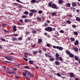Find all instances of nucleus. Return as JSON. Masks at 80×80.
I'll use <instances>...</instances> for the list:
<instances>
[{
  "label": "nucleus",
  "mask_w": 80,
  "mask_h": 80,
  "mask_svg": "<svg viewBox=\"0 0 80 80\" xmlns=\"http://www.w3.org/2000/svg\"><path fill=\"white\" fill-rule=\"evenodd\" d=\"M66 53L67 54V55H69L71 53L70 51L68 50L66 51Z\"/></svg>",
  "instance_id": "6ab92c4d"
},
{
  "label": "nucleus",
  "mask_w": 80,
  "mask_h": 80,
  "mask_svg": "<svg viewBox=\"0 0 80 80\" xmlns=\"http://www.w3.org/2000/svg\"><path fill=\"white\" fill-rule=\"evenodd\" d=\"M72 27H73V28H76V25H72Z\"/></svg>",
  "instance_id": "8fccbe9b"
},
{
  "label": "nucleus",
  "mask_w": 80,
  "mask_h": 80,
  "mask_svg": "<svg viewBox=\"0 0 80 80\" xmlns=\"http://www.w3.org/2000/svg\"><path fill=\"white\" fill-rule=\"evenodd\" d=\"M1 40H2V41H3L4 42H5V39L3 38H1Z\"/></svg>",
  "instance_id": "49530a36"
},
{
  "label": "nucleus",
  "mask_w": 80,
  "mask_h": 80,
  "mask_svg": "<svg viewBox=\"0 0 80 80\" xmlns=\"http://www.w3.org/2000/svg\"><path fill=\"white\" fill-rule=\"evenodd\" d=\"M56 13L55 12H52V16H56Z\"/></svg>",
  "instance_id": "a211bd4d"
},
{
  "label": "nucleus",
  "mask_w": 80,
  "mask_h": 80,
  "mask_svg": "<svg viewBox=\"0 0 80 80\" xmlns=\"http://www.w3.org/2000/svg\"><path fill=\"white\" fill-rule=\"evenodd\" d=\"M24 68L26 69H29L30 68H29L28 66H25L24 67Z\"/></svg>",
  "instance_id": "4be33fe9"
},
{
  "label": "nucleus",
  "mask_w": 80,
  "mask_h": 80,
  "mask_svg": "<svg viewBox=\"0 0 80 80\" xmlns=\"http://www.w3.org/2000/svg\"><path fill=\"white\" fill-rule=\"evenodd\" d=\"M29 15L30 17H32L33 15V14L32 12H30L29 13Z\"/></svg>",
  "instance_id": "a878e982"
},
{
  "label": "nucleus",
  "mask_w": 80,
  "mask_h": 80,
  "mask_svg": "<svg viewBox=\"0 0 80 80\" xmlns=\"http://www.w3.org/2000/svg\"><path fill=\"white\" fill-rule=\"evenodd\" d=\"M47 23H50V22L49 20H48L47 21Z\"/></svg>",
  "instance_id": "338daca9"
},
{
  "label": "nucleus",
  "mask_w": 80,
  "mask_h": 80,
  "mask_svg": "<svg viewBox=\"0 0 80 80\" xmlns=\"http://www.w3.org/2000/svg\"><path fill=\"white\" fill-rule=\"evenodd\" d=\"M8 60H9V61H12L13 60V58H12L11 57L8 56Z\"/></svg>",
  "instance_id": "39448f33"
},
{
  "label": "nucleus",
  "mask_w": 80,
  "mask_h": 80,
  "mask_svg": "<svg viewBox=\"0 0 80 80\" xmlns=\"http://www.w3.org/2000/svg\"><path fill=\"white\" fill-rule=\"evenodd\" d=\"M63 3V1L62 0H60L58 2V3L59 4H61V3Z\"/></svg>",
  "instance_id": "412c9836"
},
{
  "label": "nucleus",
  "mask_w": 80,
  "mask_h": 80,
  "mask_svg": "<svg viewBox=\"0 0 80 80\" xmlns=\"http://www.w3.org/2000/svg\"><path fill=\"white\" fill-rule=\"evenodd\" d=\"M59 60L60 61H61V62H63V59H62V58L61 57H60L59 58Z\"/></svg>",
  "instance_id": "f704fd0d"
},
{
  "label": "nucleus",
  "mask_w": 80,
  "mask_h": 80,
  "mask_svg": "<svg viewBox=\"0 0 80 80\" xmlns=\"http://www.w3.org/2000/svg\"><path fill=\"white\" fill-rule=\"evenodd\" d=\"M57 76H58V77H61V75L58 73H57Z\"/></svg>",
  "instance_id": "5fc2aeb1"
},
{
  "label": "nucleus",
  "mask_w": 80,
  "mask_h": 80,
  "mask_svg": "<svg viewBox=\"0 0 80 80\" xmlns=\"http://www.w3.org/2000/svg\"><path fill=\"white\" fill-rule=\"evenodd\" d=\"M45 55L46 57H48V54H47V53H46L45 54Z\"/></svg>",
  "instance_id": "6e6d98bb"
},
{
  "label": "nucleus",
  "mask_w": 80,
  "mask_h": 80,
  "mask_svg": "<svg viewBox=\"0 0 80 80\" xmlns=\"http://www.w3.org/2000/svg\"><path fill=\"white\" fill-rule=\"evenodd\" d=\"M60 56V55L58 53H56L55 54V57H59Z\"/></svg>",
  "instance_id": "ea45409f"
},
{
  "label": "nucleus",
  "mask_w": 80,
  "mask_h": 80,
  "mask_svg": "<svg viewBox=\"0 0 80 80\" xmlns=\"http://www.w3.org/2000/svg\"><path fill=\"white\" fill-rule=\"evenodd\" d=\"M71 40L72 42H75V38H71Z\"/></svg>",
  "instance_id": "393cba45"
},
{
  "label": "nucleus",
  "mask_w": 80,
  "mask_h": 80,
  "mask_svg": "<svg viewBox=\"0 0 80 80\" xmlns=\"http://www.w3.org/2000/svg\"><path fill=\"white\" fill-rule=\"evenodd\" d=\"M69 55L70 57H71V58H73V57H74L72 53H70Z\"/></svg>",
  "instance_id": "2eb2a0df"
},
{
  "label": "nucleus",
  "mask_w": 80,
  "mask_h": 80,
  "mask_svg": "<svg viewBox=\"0 0 80 80\" xmlns=\"http://www.w3.org/2000/svg\"><path fill=\"white\" fill-rule=\"evenodd\" d=\"M52 47L54 48H57V49H58L59 50H60V51L62 50L63 49V48L58 46H53Z\"/></svg>",
  "instance_id": "f03ea898"
},
{
  "label": "nucleus",
  "mask_w": 80,
  "mask_h": 80,
  "mask_svg": "<svg viewBox=\"0 0 80 80\" xmlns=\"http://www.w3.org/2000/svg\"><path fill=\"white\" fill-rule=\"evenodd\" d=\"M16 1H17V2H19V3H21V1H20V0H16Z\"/></svg>",
  "instance_id": "052dcab7"
},
{
  "label": "nucleus",
  "mask_w": 80,
  "mask_h": 80,
  "mask_svg": "<svg viewBox=\"0 0 80 80\" xmlns=\"http://www.w3.org/2000/svg\"><path fill=\"white\" fill-rule=\"evenodd\" d=\"M55 63L56 65H60V62L58 61H56L55 62Z\"/></svg>",
  "instance_id": "0eeeda50"
},
{
  "label": "nucleus",
  "mask_w": 80,
  "mask_h": 80,
  "mask_svg": "<svg viewBox=\"0 0 80 80\" xmlns=\"http://www.w3.org/2000/svg\"><path fill=\"white\" fill-rule=\"evenodd\" d=\"M18 40H22V38L19 37L18 38Z\"/></svg>",
  "instance_id": "4d7b16f0"
},
{
  "label": "nucleus",
  "mask_w": 80,
  "mask_h": 80,
  "mask_svg": "<svg viewBox=\"0 0 80 80\" xmlns=\"http://www.w3.org/2000/svg\"><path fill=\"white\" fill-rule=\"evenodd\" d=\"M42 49L44 51V52H46V51H47V49L45 47L43 48Z\"/></svg>",
  "instance_id": "7c9ffc66"
},
{
  "label": "nucleus",
  "mask_w": 80,
  "mask_h": 80,
  "mask_svg": "<svg viewBox=\"0 0 80 80\" xmlns=\"http://www.w3.org/2000/svg\"><path fill=\"white\" fill-rule=\"evenodd\" d=\"M12 69L13 70H14L15 71H16V70H17V68H13Z\"/></svg>",
  "instance_id": "bf43d9fd"
},
{
  "label": "nucleus",
  "mask_w": 80,
  "mask_h": 80,
  "mask_svg": "<svg viewBox=\"0 0 80 80\" xmlns=\"http://www.w3.org/2000/svg\"><path fill=\"white\" fill-rule=\"evenodd\" d=\"M38 13L39 14H42L43 13V11L41 10H39L38 12Z\"/></svg>",
  "instance_id": "5701e85b"
},
{
  "label": "nucleus",
  "mask_w": 80,
  "mask_h": 80,
  "mask_svg": "<svg viewBox=\"0 0 80 80\" xmlns=\"http://www.w3.org/2000/svg\"><path fill=\"white\" fill-rule=\"evenodd\" d=\"M72 7H76L77 5V4L75 3V2L72 3Z\"/></svg>",
  "instance_id": "9b49d317"
},
{
  "label": "nucleus",
  "mask_w": 80,
  "mask_h": 80,
  "mask_svg": "<svg viewBox=\"0 0 80 80\" xmlns=\"http://www.w3.org/2000/svg\"><path fill=\"white\" fill-rule=\"evenodd\" d=\"M60 58H59V57H56L55 58V60H59V59Z\"/></svg>",
  "instance_id": "72a5a7b5"
},
{
  "label": "nucleus",
  "mask_w": 80,
  "mask_h": 80,
  "mask_svg": "<svg viewBox=\"0 0 80 80\" xmlns=\"http://www.w3.org/2000/svg\"><path fill=\"white\" fill-rule=\"evenodd\" d=\"M47 46L48 47H50V44H47Z\"/></svg>",
  "instance_id": "680f3d73"
},
{
  "label": "nucleus",
  "mask_w": 80,
  "mask_h": 80,
  "mask_svg": "<svg viewBox=\"0 0 80 80\" xmlns=\"http://www.w3.org/2000/svg\"><path fill=\"white\" fill-rule=\"evenodd\" d=\"M13 36H14V37H18V35L17 34H13Z\"/></svg>",
  "instance_id": "37998d69"
},
{
  "label": "nucleus",
  "mask_w": 80,
  "mask_h": 80,
  "mask_svg": "<svg viewBox=\"0 0 80 80\" xmlns=\"http://www.w3.org/2000/svg\"><path fill=\"white\" fill-rule=\"evenodd\" d=\"M22 75H24V77H26V75H27V74L25 72H22Z\"/></svg>",
  "instance_id": "a18cd8bd"
},
{
  "label": "nucleus",
  "mask_w": 80,
  "mask_h": 80,
  "mask_svg": "<svg viewBox=\"0 0 80 80\" xmlns=\"http://www.w3.org/2000/svg\"><path fill=\"white\" fill-rule=\"evenodd\" d=\"M31 11L32 13H37V11L35 9H31Z\"/></svg>",
  "instance_id": "423d86ee"
},
{
  "label": "nucleus",
  "mask_w": 80,
  "mask_h": 80,
  "mask_svg": "<svg viewBox=\"0 0 80 80\" xmlns=\"http://www.w3.org/2000/svg\"><path fill=\"white\" fill-rule=\"evenodd\" d=\"M22 18H27V16L25 15L22 16Z\"/></svg>",
  "instance_id": "3c124183"
},
{
  "label": "nucleus",
  "mask_w": 80,
  "mask_h": 80,
  "mask_svg": "<svg viewBox=\"0 0 80 80\" xmlns=\"http://www.w3.org/2000/svg\"><path fill=\"white\" fill-rule=\"evenodd\" d=\"M66 22L68 24H70V23H72V22H71V21H69V20H67L66 21Z\"/></svg>",
  "instance_id": "c85d7f7f"
},
{
  "label": "nucleus",
  "mask_w": 80,
  "mask_h": 80,
  "mask_svg": "<svg viewBox=\"0 0 80 80\" xmlns=\"http://www.w3.org/2000/svg\"><path fill=\"white\" fill-rule=\"evenodd\" d=\"M74 58H75V60L77 61H78V60H79V58H78V57H77V56H75L74 57Z\"/></svg>",
  "instance_id": "f8f14e48"
},
{
  "label": "nucleus",
  "mask_w": 80,
  "mask_h": 80,
  "mask_svg": "<svg viewBox=\"0 0 80 80\" xmlns=\"http://www.w3.org/2000/svg\"><path fill=\"white\" fill-rule=\"evenodd\" d=\"M73 33H74V35H78V33L77 32H73Z\"/></svg>",
  "instance_id": "bb28decb"
},
{
  "label": "nucleus",
  "mask_w": 80,
  "mask_h": 80,
  "mask_svg": "<svg viewBox=\"0 0 80 80\" xmlns=\"http://www.w3.org/2000/svg\"><path fill=\"white\" fill-rule=\"evenodd\" d=\"M23 6H22V5H19L18 7L19 8H22Z\"/></svg>",
  "instance_id": "a19ab883"
},
{
  "label": "nucleus",
  "mask_w": 80,
  "mask_h": 80,
  "mask_svg": "<svg viewBox=\"0 0 80 80\" xmlns=\"http://www.w3.org/2000/svg\"><path fill=\"white\" fill-rule=\"evenodd\" d=\"M7 24H2V27H4L5 26H7Z\"/></svg>",
  "instance_id": "09e8293b"
},
{
  "label": "nucleus",
  "mask_w": 80,
  "mask_h": 80,
  "mask_svg": "<svg viewBox=\"0 0 80 80\" xmlns=\"http://www.w3.org/2000/svg\"><path fill=\"white\" fill-rule=\"evenodd\" d=\"M49 60L51 61V62H53L54 61V60H55V58H49Z\"/></svg>",
  "instance_id": "6e6552de"
},
{
  "label": "nucleus",
  "mask_w": 80,
  "mask_h": 80,
  "mask_svg": "<svg viewBox=\"0 0 80 80\" xmlns=\"http://www.w3.org/2000/svg\"><path fill=\"white\" fill-rule=\"evenodd\" d=\"M24 14H25V15H28L29 12L27 11H25V12H24Z\"/></svg>",
  "instance_id": "aec40b11"
},
{
  "label": "nucleus",
  "mask_w": 80,
  "mask_h": 80,
  "mask_svg": "<svg viewBox=\"0 0 80 80\" xmlns=\"http://www.w3.org/2000/svg\"><path fill=\"white\" fill-rule=\"evenodd\" d=\"M31 2L32 3H36V0H32Z\"/></svg>",
  "instance_id": "473e14b6"
},
{
  "label": "nucleus",
  "mask_w": 80,
  "mask_h": 80,
  "mask_svg": "<svg viewBox=\"0 0 80 80\" xmlns=\"http://www.w3.org/2000/svg\"><path fill=\"white\" fill-rule=\"evenodd\" d=\"M24 22L25 23H27V22H28V19H25L24 20Z\"/></svg>",
  "instance_id": "c03bdc74"
},
{
  "label": "nucleus",
  "mask_w": 80,
  "mask_h": 80,
  "mask_svg": "<svg viewBox=\"0 0 80 80\" xmlns=\"http://www.w3.org/2000/svg\"><path fill=\"white\" fill-rule=\"evenodd\" d=\"M28 53L27 52H25L24 53V57L25 58H28Z\"/></svg>",
  "instance_id": "9d476101"
},
{
  "label": "nucleus",
  "mask_w": 80,
  "mask_h": 80,
  "mask_svg": "<svg viewBox=\"0 0 80 80\" xmlns=\"http://www.w3.org/2000/svg\"><path fill=\"white\" fill-rule=\"evenodd\" d=\"M13 30L14 32H15L17 30V29H16V26H14L13 28Z\"/></svg>",
  "instance_id": "dca6fc26"
},
{
  "label": "nucleus",
  "mask_w": 80,
  "mask_h": 80,
  "mask_svg": "<svg viewBox=\"0 0 80 80\" xmlns=\"http://www.w3.org/2000/svg\"><path fill=\"white\" fill-rule=\"evenodd\" d=\"M52 3V2H51L48 3V5L49 7H51Z\"/></svg>",
  "instance_id": "f3484780"
},
{
  "label": "nucleus",
  "mask_w": 80,
  "mask_h": 80,
  "mask_svg": "<svg viewBox=\"0 0 80 80\" xmlns=\"http://www.w3.org/2000/svg\"><path fill=\"white\" fill-rule=\"evenodd\" d=\"M23 60H25V61H26V62H27V61H28V59H26L25 58H23Z\"/></svg>",
  "instance_id": "864d4df0"
},
{
  "label": "nucleus",
  "mask_w": 80,
  "mask_h": 80,
  "mask_svg": "<svg viewBox=\"0 0 80 80\" xmlns=\"http://www.w3.org/2000/svg\"><path fill=\"white\" fill-rule=\"evenodd\" d=\"M12 41H16L17 40V39H16V38H15V37L14 38H13L12 39Z\"/></svg>",
  "instance_id": "c756f323"
},
{
  "label": "nucleus",
  "mask_w": 80,
  "mask_h": 80,
  "mask_svg": "<svg viewBox=\"0 0 80 80\" xmlns=\"http://www.w3.org/2000/svg\"><path fill=\"white\" fill-rule=\"evenodd\" d=\"M59 32L61 33H63L65 32L63 30H61Z\"/></svg>",
  "instance_id": "4c0bfd02"
},
{
  "label": "nucleus",
  "mask_w": 80,
  "mask_h": 80,
  "mask_svg": "<svg viewBox=\"0 0 80 80\" xmlns=\"http://www.w3.org/2000/svg\"><path fill=\"white\" fill-rule=\"evenodd\" d=\"M31 75V72H29L28 73L27 75Z\"/></svg>",
  "instance_id": "603ef678"
},
{
  "label": "nucleus",
  "mask_w": 80,
  "mask_h": 80,
  "mask_svg": "<svg viewBox=\"0 0 80 80\" xmlns=\"http://www.w3.org/2000/svg\"><path fill=\"white\" fill-rule=\"evenodd\" d=\"M8 57L6 56V57H5V58H6V59H7V60H8Z\"/></svg>",
  "instance_id": "774afa93"
},
{
  "label": "nucleus",
  "mask_w": 80,
  "mask_h": 80,
  "mask_svg": "<svg viewBox=\"0 0 80 80\" xmlns=\"http://www.w3.org/2000/svg\"><path fill=\"white\" fill-rule=\"evenodd\" d=\"M29 63H30V64H31V65H33V62L32 60H30L29 61Z\"/></svg>",
  "instance_id": "4468645a"
},
{
  "label": "nucleus",
  "mask_w": 80,
  "mask_h": 80,
  "mask_svg": "<svg viewBox=\"0 0 80 80\" xmlns=\"http://www.w3.org/2000/svg\"><path fill=\"white\" fill-rule=\"evenodd\" d=\"M51 8H54V9H57V6L54 3H52L51 5Z\"/></svg>",
  "instance_id": "7ed1b4c3"
},
{
  "label": "nucleus",
  "mask_w": 80,
  "mask_h": 80,
  "mask_svg": "<svg viewBox=\"0 0 80 80\" xmlns=\"http://www.w3.org/2000/svg\"><path fill=\"white\" fill-rule=\"evenodd\" d=\"M76 20L77 21H78V22L80 21V18L78 17H77L76 18Z\"/></svg>",
  "instance_id": "b1692460"
},
{
  "label": "nucleus",
  "mask_w": 80,
  "mask_h": 80,
  "mask_svg": "<svg viewBox=\"0 0 80 80\" xmlns=\"http://www.w3.org/2000/svg\"><path fill=\"white\" fill-rule=\"evenodd\" d=\"M30 77H31V78H33V77H34V75L33 74H31L30 75Z\"/></svg>",
  "instance_id": "e433bc0d"
},
{
  "label": "nucleus",
  "mask_w": 80,
  "mask_h": 80,
  "mask_svg": "<svg viewBox=\"0 0 80 80\" xmlns=\"http://www.w3.org/2000/svg\"><path fill=\"white\" fill-rule=\"evenodd\" d=\"M7 73H9V74H12V72H10V71H7Z\"/></svg>",
  "instance_id": "79ce46f5"
},
{
  "label": "nucleus",
  "mask_w": 80,
  "mask_h": 80,
  "mask_svg": "<svg viewBox=\"0 0 80 80\" xmlns=\"http://www.w3.org/2000/svg\"><path fill=\"white\" fill-rule=\"evenodd\" d=\"M45 30L46 31L49 32H52V31H53V29H52V28L50 27L45 28Z\"/></svg>",
  "instance_id": "f257e3e1"
},
{
  "label": "nucleus",
  "mask_w": 80,
  "mask_h": 80,
  "mask_svg": "<svg viewBox=\"0 0 80 80\" xmlns=\"http://www.w3.org/2000/svg\"><path fill=\"white\" fill-rule=\"evenodd\" d=\"M37 20H39V21H41V20H42V18L40 17H37Z\"/></svg>",
  "instance_id": "ddd939ff"
},
{
  "label": "nucleus",
  "mask_w": 80,
  "mask_h": 80,
  "mask_svg": "<svg viewBox=\"0 0 80 80\" xmlns=\"http://www.w3.org/2000/svg\"><path fill=\"white\" fill-rule=\"evenodd\" d=\"M38 52V51H36V52H33V54L34 55H36L37 54V52Z\"/></svg>",
  "instance_id": "de8ad7c7"
},
{
  "label": "nucleus",
  "mask_w": 80,
  "mask_h": 80,
  "mask_svg": "<svg viewBox=\"0 0 80 80\" xmlns=\"http://www.w3.org/2000/svg\"><path fill=\"white\" fill-rule=\"evenodd\" d=\"M32 33L34 34V33H37V31L36 30H32Z\"/></svg>",
  "instance_id": "cd10ccee"
},
{
  "label": "nucleus",
  "mask_w": 80,
  "mask_h": 80,
  "mask_svg": "<svg viewBox=\"0 0 80 80\" xmlns=\"http://www.w3.org/2000/svg\"><path fill=\"white\" fill-rule=\"evenodd\" d=\"M19 21L20 22H21V23H23V20H19Z\"/></svg>",
  "instance_id": "69168bd1"
},
{
  "label": "nucleus",
  "mask_w": 80,
  "mask_h": 80,
  "mask_svg": "<svg viewBox=\"0 0 80 80\" xmlns=\"http://www.w3.org/2000/svg\"><path fill=\"white\" fill-rule=\"evenodd\" d=\"M42 40L41 39H39L38 40V43H41V42H42Z\"/></svg>",
  "instance_id": "2f4dec72"
},
{
  "label": "nucleus",
  "mask_w": 80,
  "mask_h": 80,
  "mask_svg": "<svg viewBox=\"0 0 80 80\" xmlns=\"http://www.w3.org/2000/svg\"><path fill=\"white\" fill-rule=\"evenodd\" d=\"M67 6L68 7H70V3H67Z\"/></svg>",
  "instance_id": "58836bf2"
},
{
  "label": "nucleus",
  "mask_w": 80,
  "mask_h": 80,
  "mask_svg": "<svg viewBox=\"0 0 80 80\" xmlns=\"http://www.w3.org/2000/svg\"><path fill=\"white\" fill-rule=\"evenodd\" d=\"M74 50L75 52H77V51H78V49L76 48H74Z\"/></svg>",
  "instance_id": "c9c22d12"
},
{
  "label": "nucleus",
  "mask_w": 80,
  "mask_h": 80,
  "mask_svg": "<svg viewBox=\"0 0 80 80\" xmlns=\"http://www.w3.org/2000/svg\"><path fill=\"white\" fill-rule=\"evenodd\" d=\"M4 32H5L6 33H8V31L7 30H4Z\"/></svg>",
  "instance_id": "13d9d810"
},
{
  "label": "nucleus",
  "mask_w": 80,
  "mask_h": 80,
  "mask_svg": "<svg viewBox=\"0 0 80 80\" xmlns=\"http://www.w3.org/2000/svg\"><path fill=\"white\" fill-rule=\"evenodd\" d=\"M26 34H29V32L27 31L26 32Z\"/></svg>",
  "instance_id": "0e129e2a"
},
{
  "label": "nucleus",
  "mask_w": 80,
  "mask_h": 80,
  "mask_svg": "<svg viewBox=\"0 0 80 80\" xmlns=\"http://www.w3.org/2000/svg\"><path fill=\"white\" fill-rule=\"evenodd\" d=\"M68 74L69 75L70 78H73V77H75L74 74L72 72L69 73H68Z\"/></svg>",
  "instance_id": "20e7f679"
},
{
  "label": "nucleus",
  "mask_w": 80,
  "mask_h": 80,
  "mask_svg": "<svg viewBox=\"0 0 80 80\" xmlns=\"http://www.w3.org/2000/svg\"><path fill=\"white\" fill-rule=\"evenodd\" d=\"M79 42L78 40H76L75 42H74V45H77L78 44Z\"/></svg>",
  "instance_id": "1a4fd4ad"
},
{
  "label": "nucleus",
  "mask_w": 80,
  "mask_h": 80,
  "mask_svg": "<svg viewBox=\"0 0 80 80\" xmlns=\"http://www.w3.org/2000/svg\"><path fill=\"white\" fill-rule=\"evenodd\" d=\"M15 77L16 78H18V79L19 78L18 76H15Z\"/></svg>",
  "instance_id": "e2e57ef3"
}]
</instances>
